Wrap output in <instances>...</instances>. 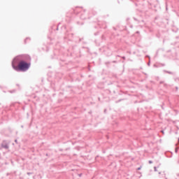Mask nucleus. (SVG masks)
Returning <instances> with one entry per match:
<instances>
[{
  "label": "nucleus",
  "mask_w": 179,
  "mask_h": 179,
  "mask_svg": "<svg viewBox=\"0 0 179 179\" xmlns=\"http://www.w3.org/2000/svg\"><path fill=\"white\" fill-rule=\"evenodd\" d=\"M30 63L23 60L22 56H17L12 62V66L17 72H26L30 69Z\"/></svg>",
  "instance_id": "f257e3e1"
},
{
  "label": "nucleus",
  "mask_w": 179,
  "mask_h": 179,
  "mask_svg": "<svg viewBox=\"0 0 179 179\" xmlns=\"http://www.w3.org/2000/svg\"><path fill=\"white\" fill-rule=\"evenodd\" d=\"M0 149H9V144L6 143V141L2 142Z\"/></svg>",
  "instance_id": "f03ea898"
},
{
  "label": "nucleus",
  "mask_w": 179,
  "mask_h": 179,
  "mask_svg": "<svg viewBox=\"0 0 179 179\" xmlns=\"http://www.w3.org/2000/svg\"><path fill=\"white\" fill-rule=\"evenodd\" d=\"M154 171H157V168L156 166L154 167Z\"/></svg>",
  "instance_id": "7ed1b4c3"
},
{
  "label": "nucleus",
  "mask_w": 179,
  "mask_h": 179,
  "mask_svg": "<svg viewBox=\"0 0 179 179\" xmlns=\"http://www.w3.org/2000/svg\"><path fill=\"white\" fill-rule=\"evenodd\" d=\"M148 163H149V164H152V163H153V162L149 161Z\"/></svg>",
  "instance_id": "20e7f679"
},
{
  "label": "nucleus",
  "mask_w": 179,
  "mask_h": 179,
  "mask_svg": "<svg viewBox=\"0 0 179 179\" xmlns=\"http://www.w3.org/2000/svg\"><path fill=\"white\" fill-rule=\"evenodd\" d=\"M15 143H17V140H15Z\"/></svg>",
  "instance_id": "39448f33"
},
{
  "label": "nucleus",
  "mask_w": 179,
  "mask_h": 179,
  "mask_svg": "<svg viewBox=\"0 0 179 179\" xmlns=\"http://www.w3.org/2000/svg\"><path fill=\"white\" fill-rule=\"evenodd\" d=\"M122 59H125V57H123Z\"/></svg>",
  "instance_id": "423d86ee"
},
{
  "label": "nucleus",
  "mask_w": 179,
  "mask_h": 179,
  "mask_svg": "<svg viewBox=\"0 0 179 179\" xmlns=\"http://www.w3.org/2000/svg\"><path fill=\"white\" fill-rule=\"evenodd\" d=\"M168 73H170V74H171V72H168Z\"/></svg>",
  "instance_id": "0eeeda50"
},
{
  "label": "nucleus",
  "mask_w": 179,
  "mask_h": 179,
  "mask_svg": "<svg viewBox=\"0 0 179 179\" xmlns=\"http://www.w3.org/2000/svg\"><path fill=\"white\" fill-rule=\"evenodd\" d=\"M138 170H141V168H138Z\"/></svg>",
  "instance_id": "6e6552de"
},
{
  "label": "nucleus",
  "mask_w": 179,
  "mask_h": 179,
  "mask_svg": "<svg viewBox=\"0 0 179 179\" xmlns=\"http://www.w3.org/2000/svg\"><path fill=\"white\" fill-rule=\"evenodd\" d=\"M159 174H162V173H161V172H159Z\"/></svg>",
  "instance_id": "1a4fd4ad"
},
{
  "label": "nucleus",
  "mask_w": 179,
  "mask_h": 179,
  "mask_svg": "<svg viewBox=\"0 0 179 179\" xmlns=\"http://www.w3.org/2000/svg\"><path fill=\"white\" fill-rule=\"evenodd\" d=\"M178 142H179V138H178Z\"/></svg>",
  "instance_id": "9d476101"
},
{
  "label": "nucleus",
  "mask_w": 179,
  "mask_h": 179,
  "mask_svg": "<svg viewBox=\"0 0 179 179\" xmlns=\"http://www.w3.org/2000/svg\"><path fill=\"white\" fill-rule=\"evenodd\" d=\"M176 152H177V150H176Z\"/></svg>",
  "instance_id": "9b49d317"
}]
</instances>
